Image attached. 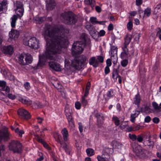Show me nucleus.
I'll list each match as a JSON object with an SVG mask.
<instances>
[{
	"label": "nucleus",
	"mask_w": 161,
	"mask_h": 161,
	"mask_svg": "<svg viewBox=\"0 0 161 161\" xmlns=\"http://www.w3.org/2000/svg\"><path fill=\"white\" fill-rule=\"evenodd\" d=\"M75 107L77 109H80L81 108V104L79 102H77L75 103Z\"/></svg>",
	"instance_id": "3c124183"
},
{
	"label": "nucleus",
	"mask_w": 161,
	"mask_h": 161,
	"mask_svg": "<svg viewBox=\"0 0 161 161\" xmlns=\"http://www.w3.org/2000/svg\"><path fill=\"white\" fill-rule=\"evenodd\" d=\"M117 47L114 46L111 47V55H117Z\"/></svg>",
	"instance_id": "e433bc0d"
},
{
	"label": "nucleus",
	"mask_w": 161,
	"mask_h": 161,
	"mask_svg": "<svg viewBox=\"0 0 161 161\" xmlns=\"http://www.w3.org/2000/svg\"><path fill=\"white\" fill-rule=\"evenodd\" d=\"M35 136L37 137L36 140L37 141L41 143L43 145L45 148L49 150L51 149V148L42 139L41 137H39L38 135L36 136Z\"/></svg>",
	"instance_id": "aec40b11"
},
{
	"label": "nucleus",
	"mask_w": 161,
	"mask_h": 161,
	"mask_svg": "<svg viewBox=\"0 0 161 161\" xmlns=\"http://www.w3.org/2000/svg\"><path fill=\"white\" fill-rule=\"evenodd\" d=\"M134 152L136 155L140 158H143L146 156V153L147 151L143 149L140 146H137L135 148L133 147Z\"/></svg>",
	"instance_id": "9d476101"
},
{
	"label": "nucleus",
	"mask_w": 161,
	"mask_h": 161,
	"mask_svg": "<svg viewBox=\"0 0 161 161\" xmlns=\"http://www.w3.org/2000/svg\"><path fill=\"white\" fill-rule=\"evenodd\" d=\"M18 16L16 14L14 15L11 18V25L12 28H14L16 25V23L17 20L18 19Z\"/></svg>",
	"instance_id": "cd10ccee"
},
{
	"label": "nucleus",
	"mask_w": 161,
	"mask_h": 161,
	"mask_svg": "<svg viewBox=\"0 0 161 161\" xmlns=\"http://www.w3.org/2000/svg\"><path fill=\"white\" fill-rule=\"evenodd\" d=\"M95 117L97 118V125L98 127H101V115L100 114L96 113Z\"/></svg>",
	"instance_id": "f704fd0d"
},
{
	"label": "nucleus",
	"mask_w": 161,
	"mask_h": 161,
	"mask_svg": "<svg viewBox=\"0 0 161 161\" xmlns=\"http://www.w3.org/2000/svg\"><path fill=\"white\" fill-rule=\"evenodd\" d=\"M6 93V96L8 98H9L10 99H11L12 100H14L15 99L16 97V96L15 95L13 94L12 93Z\"/></svg>",
	"instance_id": "79ce46f5"
},
{
	"label": "nucleus",
	"mask_w": 161,
	"mask_h": 161,
	"mask_svg": "<svg viewBox=\"0 0 161 161\" xmlns=\"http://www.w3.org/2000/svg\"><path fill=\"white\" fill-rule=\"evenodd\" d=\"M18 100L23 104L27 105H31L32 103L31 101L26 97H21L19 96Z\"/></svg>",
	"instance_id": "412c9836"
},
{
	"label": "nucleus",
	"mask_w": 161,
	"mask_h": 161,
	"mask_svg": "<svg viewBox=\"0 0 161 161\" xmlns=\"http://www.w3.org/2000/svg\"><path fill=\"white\" fill-rule=\"evenodd\" d=\"M136 3L137 5H140L142 3V0H136Z\"/></svg>",
	"instance_id": "338daca9"
},
{
	"label": "nucleus",
	"mask_w": 161,
	"mask_h": 161,
	"mask_svg": "<svg viewBox=\"0 0 161 161\" xmlns=\"http://www.w3.org/2000/svg\"><path fill=\"white\" fill-rule=\"evenodd\" d=\"M48 64L50 68L53 70L56 71H59L61 70L60 64L54 61L49 62Z\"/></svg>",
	"instance_id": "2eb2a0df"
},
{
	"label": "nucleus",
	"mask_w": 161,
	"mask_h": 161,
	"mask_svg": "<svg viewBox=\"0 0 161 161\" xmlns=\"http://www.w3.org/2000/svg\"><path fill=\"white\" fill-rule=\"evenodd\" d=\"M17 114L20 119L27 121L31 119V115L26 109L20 108L17 110Z\"/></svg>",
	"instance_id": "0eeeda50"
},
{
	"label": "nucleus",
	"mask_w": 161,
	"mask_h": 161,
	"mask_svg": "<svg viewBox=\"0 0 161 161\" xmlns=\"http://www.w3.org/2000/svg\"><path fill=\"white\" fill-rule=\"evenodd\" d=\"M128 63V60L127 59H125L122 61L121 64L122 66L124 67H125Z\"/></svg>",
	"instance_id": "8fccbe9b"
},
{
	"label": "nucleus",
	"mask_w": 161,
	"mask_h": 161,
	"mask_svg": "<svg viewBox=\"0 0 161 161\" xmlns=\"http://www.w3.org/2000/svg\"><path fill=\"white\" fill-rule=\"evenodd\" d=\"M28 44L29 46L32 48L37 49L39 47V40L35 37L30 38L28 41Z\"/></svg>",
	"instance_id": "1a4fd4ad"
},
{
	"label": "nucleus",
	"mask_w": 161,
	"mask_h": 161,
	"mask_svg": "<svg viewBox=\"0 0 161 161\" xmlns=\"http://www.w3.org/2000/svg\"><path fill=\"white\" fill-rule=\"evenodd\" d=\"M90 21L93 24L95 25L99 24L100 25H101V21H98L97 18L96 17H91L90 18Z\"/></svg>",
	"instance_id": "72a5a7b5"
},
{
	"label": "nucleus",
	"mask_w": 161,
	"mask_h": 161,
	"mask_svg": "<svg viewBox=\"0 0 161 161\" xmlns=\"http://www.w3.org/2000/svg\"><path fill=\"white\" fill-rule=\"evenodd\" d=\"M86 97H82L81 98V103L82 105L84 107V108L86 107L88 104V102L87 100L86 99Z\"/></svg>",
	"instance_id": "ea45409f"
},
{
	"label": "nucleus",
	"mask_w": 161,
	"mask_h": 161,
	"mask_svg": "<svg viewBox=\"0 0 161 161\" xmlns=\"http://www.w3.org/2000/svg\"><path fill=\"white\" fill-rule=\"evenodd\" d=\"M22 147V144L19 141L13 140L9 144V149L14 153H21Z\"/></svg>",
	"instance_id": "39448f33"
},
{
	"label": "nucleus",
	"mask_w": 161,
	"mask_h": 161,
	"mask_svg": "<svg viewBox=\"0 0 161 161\" xmlns=\"http://www.w3.org/2000/svg\"><path fill=\"white\" fill-rule=\"evenodd\" d=\"M114 94L113 91L110 90L109 91L107 95L109 97H111L114 95Z\"/></svg>",
	"instance_id": "bf43d9fd"
},
{
	"label": "nucleus",
	"mask_w": 161,
	"mask_h": 161,
	"mask_svg": "<svg viewBox=\"0 0 161 161\" xmlns=\"http://www.w3.org/2000/svg\"><path fill=\"white\" fill-rule=\"evenodd\" d=\"M8 1L3 0L0 3V14L3 13V10H6L8 7Z\"/></svg>",
	"instance_id": "6ab92c4d"
},
{
	"label": "nucleus",
	"mask_w": 161,
	"mask_h": 161,
	"mask_svg": "<svg viewBox=\"0 0 161 161\" xmlns=\"http://www.w3.org/2000/svg\"><path fill=\"white\" fill-rule=\"evenodd\" d=\"M65 115L69 125L71 126L74 125V120L72 117V111L71 109L65 110Z\"/></svg>",
	"instance_id": "f8f14e48"
},
{
	"label": "nucleus",
	"mask_w": 161,
	"mask_h": 161,
	"mask_svg": "<svg viewBox=\"0 0 161 161\" xmlns=\"http://www.w3.org/2000/svg\"><path fill=\"white\" fill-rule=\"evenodd\" d=\"M80 41H76L73 44L72 48V53L73 55L80 54L84 50V47L89 39L85 33H82L80 36Z\"/></svg>",
	"instance_id": "f03ea898"
},
{
	"label": "nucleus",
	"mask_w": 161,
	"mask_h": 161,
	"mask_svg": "<svg viewBox=\"0 0 161 161\" xmlns=\"http://www.w3.org/2000/svg\"><path fill=\"white\" fill-rule=\"evenodd\" d=\"M0 90L7 93L9 92L10 91L9 87L6 86V82L4 80H0Z\"/></svg>",
	"instance_id": "f3484780"
},
{
	"label": "nucleus",
	"mask_w": 161,
	"mask_h": 161,
	"mask_svg": "<svg viewBox=\"0 0 161 161\" xmlns=\"http://www.w3.org/2000/svg\"><path fill=\"white\" fill-rule=\"evenodd\" d=\"M86 152L87 155L89 157L92 156L95 154L94 150L92 149L89 148L86 150Z\"/></svg>",
	"instance_id": "c9c22d12"
},
{
	"label": "nucleus",
	"mask_w": 161,
	"mask_h": 161,
	"mask_svg": "<svg viewBox=\"0 0 161 161\" xmlns=\"http://www.w3.org/2000/svg\"><path fill=\"white\" fill-rule=\"evenodd\" d=\"M89 91L87 90H85L84 92V95L82 97H87V96L89 93Z\"/></svg>",
	"instance_id": "774afa93"
},
{
	"label": "nucleus",
	"mask_w": 161,
	"mask_h": 161,
	"mask_svg": "<svg viewBox=\"0 0 161 161\" xmlns=\"http://www.w3.org/2000/svg\"><path fill=\"white\" fill-rule=\"evenodd\" d=\"M59 143L61 145V147L64 150L65 153L69 155H70V152L72 150L71 147L68 145L66 142L63 141H60Z\"/></svg>",
	"instance_id": "4468645a"
},
{
	"label": "nucleus",
	"mask_w": 161,
	"mask_h": 161,
	"mask_svg": "<svg viewBox=\"0 0 161 161\" xmlns=\"http://www.w3.org/2000/svg\"><path fill=\"white\" fill-rule=\"evenodd\" d=\"M16 14L19 17H21L24 14V9H14Z\"/></svg>",
	"instance_id": "2f4dec72"
},
{
	"label": "nucleus",
	"mask_w": 161,
	"mask_h": 161,
	"mask_svg": "<svg viewBox=\"0 0 161 161\" xmlns=\"http://www.w3.org/2000/svg\"><path fill=\"white\" fill-rule=\"evenodd\" d=\"M141 99L139 93H137L134 98V103L138 107H139Z\"/></svg>",
	"instance_id": "393cba45"
},
{
	"label": "nucleus",
	"mask_w": 161,
	"mask_h": 161,
	"mask_svg": "<svg viewBox=\"0 0 161 161\" xmlns=\"http://www.w3.org/2000/svg\"><path fill=\"white\" fill-rule=\"evenodd\" d=\"M85 3L86 4L90 5L92 8L94 6L95 1L94 0H86Z\"/></svg>",
	"instance_id": "58836bf2"
},
{
	"label": "nucleus",
	"mask_w": 161,
	"mask_h": 161,
	"mask_svg": "<svg viewBox=\"0 0 161 161\" xmlns=\"http://www.w3.org/2000/svg\"><path fill=\"white\" fill-rule=\"evenodd\" d=\"M33 19L36 23L41 24L46 20V18L45 16L41 17L36 16Z\"/></svg>",
	"instance_id": "b1692460"
},
{
	"label": "nucleus",
	"mask_w": 161,
	"mask_h": 161,
	"mask_svg": "<svg viewBox=\"0 0 161 161\" xmlns=\"http://www.w3.org/2000/svg\"><path fill=\"white\" fill-rule=\"evenodd\" d=\"M14 9H24L22 2L19 1H16L14 4Z\"/></svg>",
	"instance_id": "7c9ffc66"
},
{
	"label": "nucleus",
	"mask_w": 161,
	"mask_h": 161,
	"mask_svg": "<svg viewBox=\"0 0 161 161\" xmlns=\"http://www.w3.org/2000/svg\"><path fill=\"white\" fill-rule=\"evenodd\" d=\"M136 139L139 142H142L143 138L141 135H138L137 136Z\"/></svg>",
	"instance_id": "4d7b16f0"
},
{
	"label": "nucleus",
	"mask_w": 161,
	"mask_h": 161,
	"mask_svg": "<svg viewBox=\"0 0 161 161\" xmlns=\"http://www.w3.org/2000/svg\"><path fill=\"white\" fill-rule=\"evenodd\" d=\"M3 51L4 53L11 55L13 53V48L10 45L4 47Z\"/></svg>",
	"instance_id": "4be33fe9"
},
{
	"label": "nucleus",
	"mask_w": 161,
	"mask_h": 161,
	"mask_svg": "<svg viewBox=\"0 0 161 161\" xmlns=\"http://www.w3.org/2000/svg\"><path fill=\"white\" fill-rule=\"evenodd\" d=\"M61 16L64 23L69 25H75L78 21L76 15L71 11L65 12Z\"/></svg>",
	"instance_id": "20e7f679"
},
{
	"label": "nucleus",
	"mask_w": 161,
	"mask_h": 161,
	"mask_svg": "<svg viewBox=\"0 0 161 161\" xmlns=\"http://www.w3.org/2000/svg\"><path fill=\"white\" fill-rule=\"evenodd\" d=\"M33 105L35 106V108H42L44 107V105H43L41 102H39L35 103H34Z\"/></svg>",
	"instance_id": "4c0bfd02"
},
{
	"label": "nucleus",
	"mask_w": 161,
	"mask_h": 161,
	"mask_svg": "<svg viewBox=\"0 0 161 161\" xmlns=\"http://www.w3.org/2000/svg\"><path fill=\"white\" fill-rule=\"evenodd\" d=\"M133 37L134 38L135 40L137 41L138 40L140 37V34L139 33H136L134 35Z\"/></svg>",
	"instance_id": "6e6d98bb"
},
{
	"label": "nucleus",
	"mask_w": 161,
	"mask_h": 161,
	"mask_svg": "<svg viewBox=\"0 0 161 161\" xmlns=\"http://www.w3.org/2000/svg\"><path fill=\"white\" fill-rule=\"evenodd\" d=\"M61 133L62 136L60 135H58V139L59 142L60 141H63L66 142L68 141L69 139V132L66 128H63L61 130Z\"/></svg>",
	"instance_id": "6e6552de"
},
{
	"label": "nucleus",
	"mask_w": 161,
	"mask_h": 161,
	"mask_svg": "<svg viewBox=\"0 0 161 161\" xmlns=\"http://www.w3.org/2000/svg\"><path fill=\"white\" fill-rule=\"evenodd\" d=\"M153 121L155 124H158L160 120L158 118L155 117L153 118Z\"/></svg>",
	"instance_id": "5fc2aeb1"
},
{
	"label": "nucleus",
	"mask_w": 161,
	"mask_h": 161,
	"mask_svg": "<svg viewBox=\"0 0 161 161\" xmlns=\"http://www.w3.org/2000/svg\"><path fill=\"white\" fill-rule=\"evenodd\" d=\"M39 155L40 156V157L36 159V161H42L44 159V157L42 153H39Z\"/></svg>",
	"instance_id": "603ef678"
},
{
	"label": "nucleus",
	"mask_w": 161,
	"mask_h": 161,
	"mask_svg": "<svg viewBox=\"0 0 161 161\" xmlns=\"http://www.w3.org/2000/svg\"><path fill=\"white\" fill-rule=\"evenodd\" d=\"M19 31L12 29L9 33V38L8 40L9 42L12 41L13 40H16L19 38Z\"/></svg>",
	"instance_id": "9b49d317"
},
{
	"label": "nucleus",
	"mask_w": 161,
	"mask_h": 161,
	"mask_svg": "<svg viewBox=\"0 0 161 161\" xmlns=\"http://www.w3.org/2000/svg\"><path fill=\"white\" fill-rule=\"evenodd\" d=\"M140 112L138 111H136L134 114H131L130 117V121L132 123L135 122V119L140 114Z\"/></svg>",
	"instance_id": "473e14b6"
},
{
	"label": "nucleus",
	"mask_w": 161,
	"mask_h": 161,
	"mask_svg": "<svg viewBox=\"0 0 161 161\" xmlns=\"http://www.w3.org/2000/svg\"><path fill=\"white\" fill-rule=\"evenodd\" d=\"M111 145L113 148L120 149L123 146V144L120 142L116 140L112 142Z\"/></svg>",
	"instance_id": "5701e85b"
},
{
	"label": "nucleus",
	"mask_w": 161,
	"mask_h": 161,
	"mask_svg": "<svg viewBox=\"0 0 161 161\" xmlns=\"http://www.w3.org/2000/svg\"><path fill=\"white\" fill-rule=\"evenodd\" d=\"M24 133L25 132L23 130H20L18 134L19 136L21 138L22 137V135L24 134Z\"/></svg>",
	"instance_id": "69168bd1"
},
{
	"label": "nucleus",
	"mask_w": 161,
	"mask_h": 161,
	"mask_svg": "<svg viewBox=\"0 0 161 161\" xmlns=\"http://www.w3.org/2000/svg\"><path fill=\"white\" fill-rule=\"evenodd\" d=\"M100 62H101V55L98 56L97 58L95 57H93L89 60V64L95 68H97Z\"/></svg>",
	"instance_id": "ddd939ff"
},
{
	"label": "nucleus",
	"mask_w": 161,
	"mask_h": 161,
	"mask_svg": "<svg viewBox=\"0 0 161 161\" xmlns=\"http://www.w3.org/2000/svg\"><path fill=\"white\" fill-rule=\"evenodd\" d=\"M86 58L85 55H81L75 58L74 60L70 61L65 59L64 62V65L66 66L72 67L75 69L79 70L82 68L83 64L85 63Z\"/></svg>",
	"instance_id": "7ed1b4c3"
},
{
	"label": "nucleus",
	"mask_w": 161,
	"mask_h": 161,
	"mask_svg": "<svg viewBox=\"0 0 161 161\" xmlns=\"http://www.w3.org/2000/svg\"><path fill=\"white\" fill-rule=\"evenodd\" d=\"M119 65L117 69H114L112 72V78L115 80H117L118 75Z\"/></svg>",
	"instance_id": "c756f323"
},
{
	"label": "nucleus",
	"mask_w": 161,
	"mask_h": 161,
	"mask_svg": "<svg viewBox=\"0 0 161 161\" xmlns=\"http://www.w3.org/2000/svg\"><path fill=\"white\" fill-rule=\"evenodd\" d=\"M113 119L114 121V123L116 125L118 126L119 125V120L117 117L114 116L113 117Z\"/></svg>",
	"instance_id": "de8ad7c7"
},
{
	"label": "nucleus",
	"mask_w": 161,
	"mask_h": 161,
	"mask_svg": "<svg viewBox=\"0 0 161 161\" xmlns=\"http://www.w3.org/2000/svg\"><path fill=\"white\" fill-rule=\"evenodd\" d=\"M55 5L56 3L53 1H50L46 5L47 9L48 10H52L54 8Z\"/></svg>",
	"instance_id": "a878e982"
},
{
	"label": "nucleus",
	"mask_w": 161,
	"mask_h": 161,
	"mask_svg": "<svg viewBox=\"0 0 161 161\" xmlns=\"http://www.w3.org/2000/svg\"><path fill=\"white\" fill-rule=\"evenodd\" d=\"M127 25V29L130 31H131L133 27L132 22L131 21H129Z\"/></svg>",
	"instance_id": "49530a36"
},
{
	"label": "nucleus",
	"mask_w": 161,
	"mask_h": 161,
	"mask_svg": "<svg viewBox=\"0 0 161 161\" xmlns=\"http://www.w3.org/2000/svg\"><path fill=\"white\" fill-rule=\"evenodd\" d=\"M152 137L153 138V139H148V140L144 141V143H147L148 142V143H147V145L148 146L152 147L153 148L155 142L156 141L157 135L156 134H154L153 136Z\"/></svg>",
	"instance_id": "a211bd4d"
},
{
	"label": "nucleus",
	"mask_w": 161,
	"mask_h": 161,
	"mask_svg": "<svg viewBox=\"0 0 161 161\" xmlns=\"http://www.w3.org/2000/svg\"><path fill=\"white\" fill-rule=\"evenodd\" d=\"M18 58V63L22 66L30 64L33 61L32 57L30 54L25 55L21 54L19 56Z\"/></svg>",
	"instance_id": "423d86ee"
},
{
	"label": "nucleus",
	"mask_w": 161,
	"mask_h": 161,
	"mask_svg": "<svg viewBox=\"0 0 161 161\" xmlns=\"http://www.w3.org/2000/svg\"><path fill=\"white\" fill-rule=\"evenodd\" d=\"M109 150L108 148H105L103 150V153L101 157V161H108L110 158V156L108 153Z\"/></svg>",
	"instance_id": "dca6fc26"
},
{
	"label": "nucleus",
	"mask_w": 161,
	"mask_h": 161,
	"mask_svg": "<svg viewBox=\"0 0 161 161\" xmlns=\"http://www.w3.org/2000/svg\"><path fill=\"white\" fill-rule=\"evenodd\" d=\"M24 86L25 89L29 90L31 88L30 84L28 82H26L24 84Z\"/></svg>",
	"instance_id": "864d4df0"
},
{
	"label": "nucleus",
	"mask_w": 161,
	"mask_h": 161,
	"mask_svg": "<svg viewBox=\"0 0 161 161\" xmlns=\"http://www.w3.org/2000/svg\"><path fill=\"white\" fill-rule=\"evenodd\" d=\"M129 137L133 141H135L137 138V136L134 134H129Z\"/></svg>",
	"instance_id": "a18cd8bd"
},
{
	"label": "nucleus",
	"mask_w": 161,
	"mask_h": 161,
	"mask_svg": "<svg viewBox=\"0 0 161 161\" xmlns=\"http://www.w3.org/2000/svg\"><path fill=\"white\" fill-rule=\"evenodd\" d=\"M110 72V69L108 66H106L105 68V73L106 75L108 74Z\"/></svg>",
	"instance_id": "0e129e2a"
},
{
	"label": "nucleus",
	"mask_w": 161,
	"mask_h": 161,
	"mask_svg": "<svg viewBox=\"0 0 161 161\" xmlns=\"http://www.w3.org/2000/svg\"><path fill=\"white\" fill-rule=\"evenodd\" d=\"M151 118L149 116H147L145 118V122L146 123H149L151 120Z\"/></svg>",
	"instance_id": "13d9d810"
},
{
	"label": "nucleus",
	"mask_w": 161,
	"mask_h": 161,
	"mask_svg": "<svg viewBox=\"0 0 161 161\" xmlns=\"http://www.w3.org/2000/svg\"><path fill=\"white\" fill-rule=\"evenodd\" d=\"M111 60L110 59H108L106 60V64L107 65V66L109 67L112 64Z\"/></svg>",
	"instance_id": "680f3d73"
},
{
	"label": "nucleus",
	"mask_w": 161,
	"mask_h": 161,
	"mask_svg": "<svg viewBox=\"0 0 161 161\" xmlns=\"http://www.w3.org/2000/svg\"><path fill=\"white\" fill-rule=\"evenodd\" d=\"M122 48L123 52L121 53V57L122 58H124L128 55L129 52L127 48V46H123Z\"/></svg>",
	"instance_id": "bb28decb"
},
{
	"label": "nucleus",
	"mask_w": 161,
	"mask_h": 161,
	"mask_svg": "<svg viewBox=\"0 0 161 161\" xmlns=\"http://www.w3.org/2000/svg\"><path fill=\"white\" fill-rule=\"evenodd\" d=\"M114 64L117 63L118 60L117 55H111L110 59Z\"/></svg>",
	"instance_id": "a19ab883"
},
{
	"label": "nucleus",
	"mask_w": 161,
	"mask_h": 161,
	"mask_svg": "<svg viewBox=\"0 0 161 161\" xmlns=\"http://www.w3.org/2000/svg\"><path fill=\"white\" fill-rule=\"evenodd\" d=\"M132 39V36L131 35L127 34L124 38L125 42L124 46H127L130 43Z\"/></svg>",
	"instance_id": "c85d7f7f"
},
{
	"label": "nucleus",
	"mask_w": 161,
	"mask_h": 161,
	"mask_svg": "<svg viewBox=\"0 0 161 161\" xmlns=\"http://www.w3.org/2000/svg\"><path fill=\"white\" fill-rule=\"evenodd\" d=\"M151 9L149 8H147L145 10L144 14L146 15L147 16H149L151 14Z\"/></svg>",
	"instance_id": "37998d69"
},
{
	"label": "nucleus",
	"mask_w": 161,
	"mask_h": 161,
	"mask_svg": "<svg viewBox=\"0 0 161 161\" xmlns=\"http://www.w3.org/2000/svg\"><path fill=\"white\" fill-rule=\"evenodd\" d=\"M152 105L155 110H159V106L156 102H153L152 103Z\"/></svg>",
	"instance_id": "c03bdc74"
},
{
	"label": "nucleus",
	"mask_w": 161,
	"mask_h": 161,
	"mask_svg": "<svg viewBox=\"0 0 161 161\" xmlns=\"http://www.w3.org/2000/svg\"><path fill=\"white\" fill-rule=\"evenodd\" d=\"M78 128L80 133H81L83 131V126L82 125V123L81 122L78 123Z\"/></svg>",
	"instance_id": "09e8293b"
},
{
	"label": "nucleus",
	"mask_w": 161,
	"mask_h": 161,
	"mask_svg": "<svg viewBox=\"0 0 161 161\" xmlns=\"http://www.w3.org/2000/svg\"><path fill=\"white\" fill-rule=\"evenodd\" d=\"M44 37L47 47L44 53L39 55L38 62L33 67L34 70L41 68L47 60L58 61L61 58L60 54L62 48L67 47L69 44L65 34L53 36V31L49 29L45 31Z\"/></svg>",
	"instance_id": "f257e3e1"
},
{
	"label": "nucleus",
	"mask_w": 161,
	"mask_h": 161,
	"mask_svg": "<svg viewBox=\"0 0 161 161\" xmlns=\"http://www.w3.org/2000/svg\"><path fill=\"white\" fill-rule=\"evenodd\" d=\"M157 11L158 12L155 11V10H154L153 12L154 14L161 16V9H158V10H157Z\"/></svg>",
	"instance_id": "052dcab7"
},
{
	"label": "nucleus",
	"mask_w": 161,
	"mask_h": 161,
	"mask_svg": "<svg viewBox=\"0 0 161 161\" xmlns=\"http://www.w3.org/2000/svg\"><path fill=\"white\" fill-rule=\"evenodd\" d=\"M114 26L112 24H109L108 26V29L109 31H111L113 29Z\"/></svg>",
	"instance_id": "e2e57ef3"
}]
</instances>
